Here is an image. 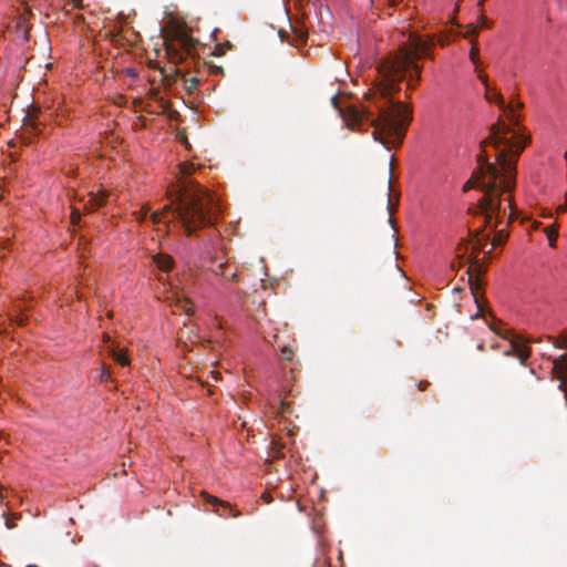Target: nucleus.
I'll list each match as a JSON object with an SVG mask.
<instances>
[{"instance_id":"1","label":"nucleus","mask_w":567,"mask_h":567,"mask_svg":"<svg viewBox=\"0 0 567 567\" xmlns=\"http://www.w3.org/2000/svg\"><path fill=\"white\" fill-rule=\"evenodd\" d=\"M432 45V40H423L420 35L411 33L400 48L399 54L381 63L379 72L382 80L374 90L364 94L367 101L374 103L378 117L373 116L374 112L369 105L339 106V97L334 95L331 103L339 110L346 125L353 130L360 128L363 122H367L374 128L372 133L374 141L381 143L386 150L390 151L400 145L412 120V112L408 105L393 102L390 96L400 90V83L406 78L409 70H413L414 73L409 75L408 87L414 89L422 71L416 60L427 56Z\"/></svg>"},{"instance_id":"2","label":"nucleus","mask_w":567,"mask_h":567,"mask_svg":"<svg viewBox=\"0 0 567 567\" xmlns=\"http://www.w3.org/2000/svg\"><path fill=\"white\" fill-rule=\"evenodd\" d=\"M527 141L513 132L506 124L496 123L491 127L489 136L481 143L477 154L478 172L476 183L468 179L463 190L480 187L484 195L477 202V208L484 216V225L472 233L473 249L483 251L489 241L484 228L495 219L493 229L502 223L506 209L502 208V194L512 193L516 185V161Z\"/></svg>"},{"instance_id":"3","label":"nucleus","mask_w":567,"mask_h":567,"mask_svg":"<svg viewBox=\"0 0 567 567\" xmlns=\"http://www.w3.org/2000/svg\"><path fill=\"white\" fill-rule=\"evenodd\" d=\"M220 214L217 198L199 185L178 190L175 200L151 214L153 224L169 225L176 220L187 236L206 226H214Z\"/></svg>"},{"instance_id":"4","label":"nucleus","mask_w":567,"mask_h":567,"mask_svg":"<svg viewBox=\"0 0 567 567\" xmlns=\"http://www.w3.org/2000/svg\"><path fill=\"white\" fill-rule=\"evenodd\" d=\"M198 45V41L192 38L185 29L178 28L174 30L173 39L165 41V51L172 62L179 63L185 55L194 56Z\"/></svg>"},{"instance_id":"5","label":"nucleus","mask_w":567,"mask_h":567,"mask_svg":"<svg viewBox=\"0 0 567 567\" xmlns=\"http://www.w3.org/2000/svg\"><path fill=\"white\" fill-rule=\"evenodd\" d=\"M208 271L219 280V293L233 292L230 284L239 281L237 267L228 260L219 261L213 259Z\"/></svg>"},{"instance_id":"6","label":"nucleus","mask_w":567,"mask_h":567,"mask_svg":"<svg viewBox=\"0 0 567 567\" xmlns=\"http://www.w3.org/2000/svg\"><path fill=\"white\" fill-rule=\"evenodd\" d=\"M485 99L488 102H495L497 105L503 109L506 117L509 120V122L514 125L518 124V118L515 115V106L513 104L506 105L503 96L499 93H491L489 90H486Z\"/></svg>"},{"instance_id":"7","label":"nucleus","mask_w":567,"mask_h":567,"mask_svg":"<svg viewBox=\"0 0 567 567\" xmlns=\"http://www.w3.org/2000/svg\"><path fill=\"white\" fill-rule=\"evenodd\" d=\"M110 196H112V193L106 189H100L96 193H90L89 199L84 205V209L86 212H93L96 208L102 207L106 204Z\"/></svg>"},{"instance_id":"8","label":"nucleus","mask_w":567,"mask_h":567,"mask_svg":"<svg viewBox=\"0 0 567 567\" xmlns=\"http://www.w3.org/2000/svg\"><path fill=\"white\" fill-rule=\"evenodd\" d=\"M505 355H516L520 364L525 365L527 359L530 355V350L528 347L520 344L516 340L511 342V349L504 352Z\"/></svg>"},{"instance_id":"9","label":"nucleus","mask_w":567,"mask_h":567,"mask_svg":"<svg viewBox=\"0 0 567 567\" xmlns=\"http://www.w3.org/2000/svg\"><path fill=\"white\" fill-rule=\"evenodd\" d=\"M153 261L156 265V267L164 272L169 271L173 267L172 257L165 254H157L156 256L153 257Z\"/></svg>"},{"instance_id":"10","label":"nucleus","mask_w":567,"mask_h":567,"mask_svg":"<svg viewBox=\"0 0 567 567\" xmlns=\"http://www.w3.org/2000/svg\"><path fill=\"white\" fill-rule=\"evenodd\" d=\"M109 352L113 360L120 363L121 365L125 367L130 364V359L127 358V355L122 351L117 350L116 348L111 347Z\"/></svg>"},{"instance_id":"11","label":"nucleus","mask_w":567,"mask_h":567,"mask_svg":"<svg viewBox=\"0 0 567 567\" xmlns=\"http://www.w3.org/2000/svg\"><path fill=\"white\" fill-rule=\"evenodd\" d=\"M545 234L547 236L549 246L555 247L558 237V225L555 223L548 226L547 228H545Z\"/></svg>"},{"instance_id":"12","label":"nucleus","mask_w":567,"mask_h":567,"mask_svg":"<svg viewBox=\"0 0 567 567\" xmlns=\"http://www.w3.org/2000/svg\"><path fill=\"white\" fill-rule=\"evenodd\" d=\"M184 86L188 93H192L198 85V80L195 76L183 75Z\"/></svg>"},{"instance_id":"13","label":"nucleus","mask_w":567,"mask_h":567,"mask_svg":"<svg viewBox=\"0 0 567 567\" xmlns=\"http://www.w3.org/2000/svg\"><path fill=\"white\" fill-rule=\"evenodd\" d=\"M470 270H471V267L466 270V274L468 275V282H470V286H471V291H472V295L474 296L475 301L477 303L478 311H482L481 306H480L478 300H477V295H476V291L480 289V285H478L477 281H474L473 276L470 272Z\"/></svg>"},{"instance_id":"14","label":"nucleus","mask_w":567,"mask_h":567,"mask_svg":"<svg viewBox=\"0 0 567 567\" xmlns=\"http://www.w3.org/2000/svg\"><path fill=\"white\" fill-rule=\"evenodd\" d=\"M292 411L293 410H292V406H291L290 402H288L286 398H282L280 400V406H279L278 413L281 416H287L288 414H291Z\"/></svg>"},{"instance_id":"15","label":"nucleus","mask_w":567,"mask_h":567,"mask_svg":"<svg viewBox=\"0 0 567 567\" xmlns=\"http://www.w3.org/2000/svg\"><path fill=\"white\" fill-rule=\"evenodd\" d=\"M176 306L179 307L181 310H183L186 315H190L194 311V305L188 299L178 300Z\"/></svg>"},{"instance_id":"16","label":"nucleus","mask_w":567,"mask_h":567,"mask_svg":"<svg viewBox=\"0 0 567 567\" xmlns=\"http://www.w3.org/2000/svg\"><path fill=\"white\" fill-rule=\"evenodd\" d=\"M223 512H219V511H216V513L221 516V517H228V516H231V517H239L240 516V512L239 511H235L233 509L229 504H226V506H223Z\"/></svg>"},{"instance_id":"17","label":"nucleus","mask_w":567,"mask_h":567,"mask_svg":"<svg viewBox=\"0 0 567 567\" xmlns=\"http://www.w3.org/2000/svg\"><path fill=\"white\" fill-rule=\"evenodd\" d=\"M507 233H505L504 229H501V230H496L495 233V236L492 240V245L493 246H499V245H503L507 238Z\"/></svg>"},{"instance_id":"18","label":"nucleus","mask_w":567,"mask_h":567,"mask_svg":"<svg viewBox=\"0 0 567 567\" xmlns=\"http://www.w3.org/2000/svg\"><path fill=\"white\" fill-rule=\"evenodd\" d=\"M150 206L146 204L140 210L134 212L136 220L140 223L144 221L150 213Z\"/></svg>"},{"instance_id":"19","label":"nucleus","mask_w":567,"mask_h":567,"mask_svg":"<svg viewBox=\"0 0 567 567\" xmlns=\"http://www.w3.org/2000/svg\"><path fill=\"white\" fill-rule=\"evenodd\" d=\"M203 497L205 501H207L208 503H210L213 505L226 506L225 502H223L221 499H219L216 496L208 495L206 492H203Z\"/></svg>"},{"instance_id":"20","label":"nucleus","mask_w":567,"mask_h":567,"mask_svg":"<svg viewBox=\"0 0 567 567\" xmlns=\"http://www.w3.org/2000/svg\"><path fill=\"white\" fill-rule=\"evenodd\" d=\"M112 380L110 368L104 365L100 372V382L106 383Z\"/></svg>"},{"instance_id":"21","label":"nucleus","mask_w":567,"mask_h":567,"mask_svg":"<svg viewBox=\"0 0 567 567\" xmlns=\"http://www.w3.org/2000/svg\"><path fill=\"white\" fill-rule=\"evenodd\" d=\"M478 34L477 25L475 24H467L466 25V32L464 34L465 38H476Z\"/></svg>"},{"instance_id":"22","label":"nucleus","mask_w":567,"mask_h":567,"mask_svg":"<svg viewBox=\"0 0 567 567\" xmlns=\"http://www.w3.org/2000/svg\"><path fill=\"white\" fill-rule=\"evenodd\" d=\"M508 207L511 208V213L507 218V225H509L512 220L516 217V208L514 207V200L512 196H508Z\"/></svg>"},{"instance_id":"23","label":"nucleus","mask_w":567,"mask_h":567,"mask_svg":"<svg viewBox=\"0 0 567 567\" xmlns=\"http://www.w3.org/2000/svg\"><path fill=\"white\" fill-rule=\"evenodd\" d=\"M280 352L282 353V359L290 361L293 355V350L289 348L288 346H284L280 348Z\"/></svg>"},{"instance_id":"24","label":"nucleus","mask_w":567,"mask_h":567,"mask_svg":"<svg viewBox=\"0 0 567 567\" xmlns=\"http://www.w3.org/2000/svg\"><path fill=\"white\" fill-rule=\"evenodd\" d=\"M194 164L192 163H184L181 165V173L184 175H189L194 171Z\"/></svg>"},{"instance_id":"25","label":"nucleus","mask_w":567,"mask_h":567,"mask_svg":"<svg viewBox=\"0 0 567 567\" xmlns=\"http://www.w3.org/2000/svg\"><path fill=\"white\" fill-rule=\"evenodd\" d=\"M80 219H81L80 210L76 208H73L71 212V223L73 225H78L80 223Z\"/></svg>"},{"instance_id":"26","label":"nucleus","mask_w":567,"mask_h":567,"mask_svg":"<svg viewBox=\"0 0 567 567\" xmlns=\"http://www.w3.org/2000/svg\"><path fill=\"white\" fill-rule=\"evenodd\" d=\"M477 55H478V49L473 45L470 50V59L474 64H477Z\"/></svg>"},{"instance_id":"27","label":"nucleus","mask_w":567,"mask_h":567,"mask_svg":"<svg viewBox=\"0 0 567 567\" xmlns=\"http://www.w3.org/2000/svg\"><path fill=\"white\" fill-rule=\"evenodd\" d=\"M478 24L482 27V28H489V22L487 20V18L485 16H480L478 18Z\"/></svg>"},{"instance_id":"28","label":"nucleus","mask_w":567,"mask_h":567,"mask_svg":"<svg viewBox=\"0 0 567 567\" xmlns=\"http://www.w3.org/2000/svg\"><path fill=\"white\" fill-rule=\"evenodd\" d=\"M27 125H30L33 130H37V122L30 114L27 117Z\"/></svg>"},{"instance_id":"29","label":"nucleus","mask_w":567,"mask_h":567,"mask_svg":"<svg viewBox=\"0 0 567 567\" xmlns=\"http://www.w3.org/2000/svg\"><path fill=\"white\" fill-rule=\"evenodd\" d=\"M261 499H264V502L268 504L272 501V496L269 492H264L261 494Z\"/></svg>"},{"instance_id":"30","label":"nucleus","mask_w":567,"mask_h":567,"mask_svg":"<svg viewBox=\"0 0 567 567\" xmlns=\"http://www.w3.org/2000/svg\"><path fill=\"white\" fill-rule=\"evenodd\" d=\"M480 80L483 82L484 86L486 90H489V85H488V79L486 75L484 74H480L478 75Z\"/></svg>"},{"instance_id":"31","label":"nucleus","mask_w":567,"mask_h":567,"mask_svg":"<svg viewBox=\"0 0 567 567\" xmlns=\"http://www.w3.org/2000/svg\"><path fill=\"white\" fill-rule=\"evenodd\" d=\"M427 385H429V382H426V381H421V382L417 384V389H419L420 391H424V390L427 388Z\"/></svg>"},{"instance_id":"32","label":"nucleus","mask_w":567,"mask_h":567,"mask_svg":"<svg viewBox=\"0 0 567 567\" xmlns=\"http://www.w3.org/2000/svg\"><path fill=\"white\" fill-rule=\"evenodd\" d=\"M298 37H299L300 41L305 42V41H306V39H307V33H306V32H303V31H300V33H299V35H298Z\"/></svg>"},{"instance_id":"33","label":"nucleus","mask_w":567,"mask_h":567,"mask_svg":"<svg viewBox=\"0 0 567 567\" xmlns=\"http://www.w3.org/2000/svg\"><path fill=\"white\" fill-rule=\"evenodd\" d=\"M6 526L8 528H13L14 527V524H12V522H10L9 519L6 520Z\"/></svg>"},{"instance_id":"34","label":"nucleus","mask_w":567,"mask_h":567,"mask_svg":"<svg viewBox=\"0 0 567 567\" xmlns=\"http://www.w3.org/2000/svg\"><path fill=\"white\" fill-rule=\"evenodd\" d=\"M110 340H111L110 336H109V334H106V333H104V334H103V341H104V342H109Z\"/></svg>"},{"instance_id":"35","label":"nucleus","mask_w":567,"mask_h":567,"mask_svg":"<svg viewBox=\"0 0 567 567\" xmlns=\"http://www.w3.org/2000/svg\"><path fill=\"white\" fill-rule=\"evenodd\" d=\"M467 261H468V262H471V264H474V262H476V256H474V257H471V258H470V259H468Z\"/></svg>"},{"instance_id":"36","label":"nucleus","mask_w":567,"mask_h":567,"mask_svg":"<svg viewBox=\"0 0 567 567\" xmlns=\"http://www.w3.org/2000/svg\"><path fill=\"white\" fill-rule=\"evenodd\" d=\"M212 374H213V378H214L215 380H218V375H219V373H218V372H214V371H212Z\"/></svg>"},{"instance_id":"37","label":"nucleus","mask_w":567,"mask_h":567,"mask_svg":"<svg viewBox=\"0 0 567 567\" xmlns=\"http://www.w3.org/2000/svg\"><path fill=\"white\" fill-rule=\"evenodd\" d=\"M477 350L483 351L484 350V344L483 343H478L477 344Z\"/></svg>"},{"instance_id":"38","label":"nucleus","mask_w":567,"mask_h":567,"mask_svg":"<svg viewBox=\"0 0 567 567\" xmlns=\"http://www.w3.org/2000/svg\"><path fill=\"white\" fill-rule=\"evenodd\" d=\"M17 323H18V324H20V326H22V324H23V319H22V318L17 319Z\"/></svg>"},{"instance_id":"39","label":"nucleus","mask_w":567,"mask_h":567,"mask_svg":"<svg viewBox=\"0 0 567 567\" xmlns=\"http://www.w3.org/2000/svg\"><path fill=\"white\" fill-rule=\"evenodd\" d=\"M516 107H517V109H520V107H523V104H522L520 102H517V103H516Z\"/></svg>"},{"instance_id":"40","label":"nucleus","mask_w":567,"mask_h":567,"mask_svg":"<svg viewBox=\"0 0 567 567\" xmlns=\"http://www.w3.org/2000/svg\"><path fill=\"white\" fill-rule=\"evenodd\" d=\"M484 1H485V0H480V1H478V7H482Z\"/></svg>"},{"instance_id":"41","label":"nucleus","mask_w":567,"mask_h":567,"mask_svg":"<svg viewBox=\"0 0 567 567\" xmlns=\"http://www.w3.org/2000/svg\"><path fill=\"white\" fill-rule=\"evenodd\" d=\"M285 32L282 30L279 31V35L284 38Z\"/></svg>"},{"instance_id":"42","label":"nucleus","mask_w":567,"mask_h":567,"mask_svg":"<svg viewBox=\"0 0 567 567\" xmlns=\"http://www.w3.org/2000/svg\"><path fill=\"white\" fill-rule=\"evenodd\" d=\"M393 212H394V208H392V207L390 206V214H393Z\"/></svg>"},{"instance_id":"43","label":"nucleus","mask_w":567,"mask_h":567,"mask_svg":"<svg viewBox=\"0 0 567 567\" xmlns=\"http://www.w3.org/2000/svg\"><path fill=\"white\" fill-rule=\"evenodd\" d=\"M214 69H215L216 71H220V68H219V66H214Z\"/></svg>"},{"instance_id":"44","label":"nucleus","mask_w":567,"mask_h":567,"mask_svg":"<svg viewBox=\"0 0 567 567\" xmlns=\"http://www.w3.org/2000/svg\"><path fill=\"white\" fill-rule=\"evenodd\" d=\"M27 567H38L37 565H28Z\"/></svg>"}]
</instances>
